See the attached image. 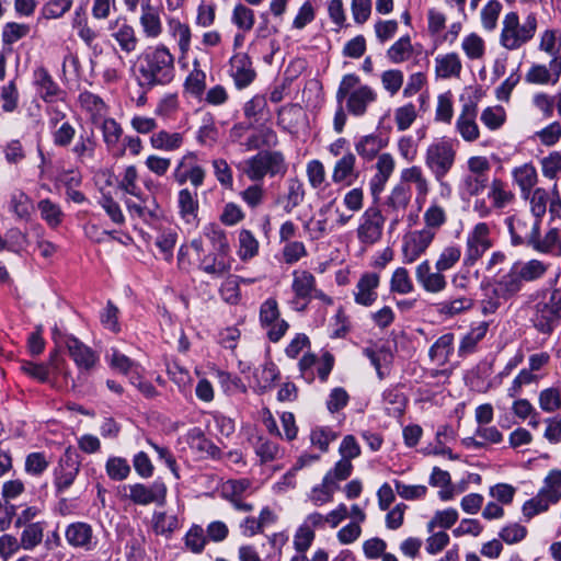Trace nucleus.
I'll list each match as a JSON object with an SVG mask.
<instances>
[{"label": "nucleus", "mask_w": 561, "mask_h": 561, "mask_svg": "<svg viewBox=\"0 0 561 561\" xmlns=\"http://www.w3.org/2000/svg\"><path fill=\"white\" fill-rule=\"evenodd\" d=\"M456 149L450 139L440 138L430 144L425 150L424 163L442 190L450 193V186L444 181L456 161Z\"/></svg>", "instance_id": "f257e3e1"}, {"label": "nucleus", "mask_w": 561, "mask_h": 561, "mask_svg": "<svg viewBox=\"0 0 561 561\" xmlns=\"http://www.w3.org/2000/svg\"><path fill=\"white\" fill-rule=\"evenodd\" d=\"M359 78L356 75H345L336 91V101H346L347 111L355 116H363L369 104L376 101L377 93L368 85L357 87Z\"/></svg>", "instance_id": "f03ea898"}, {"label": "nucleus", "mask_w": 561, "mask_h": 561, "mask_svg": "<svg viewBox=\"0 0 561 561\" xmlns=\"http://www.w3.org/2000/svg\"><path fill=\"white\" fill-rule=\"evenodd\" d=\"M148 84H163L172 80L174 57L164 45H158L147 51L139 69Z\"/></svg>", "instance_id": "7ed1b4c3"}, {"label": "nucleus", "mask_w": 561, "mask_h": 561, "mask_svg": "<svg viewBox=\"0 0 561 561\" xmlns=\"http://www.w3.org/2000/svg\"><path fill=\"white\" fill-rule=\"evenodd\" d=\"M501 45L508 50H516L528 43L537 31L535 14H528L520 24L517 13H507L502 22Z\"/></svg>", "instance_id": "20e7f679"}, {"label": "nucleus", "mask_w": 561, "mask_h": 561, "mask_svg": "<svg viewBox=\"0 0 561 561\" xmlns=\"http://www.w3.org/2000/svg\"><path fill=\"white\" fill-rule=\"evenodd\" d=\"M242 172L254 182L262 181L265 175L285 174L287 167L279 151H261L247 159L241 167Z\"/></svg>", "instance_id": "39448f33"}, {"label": "nucleus", "mask_w": 561, "mask_h": 561, "mask_svg": "<svg viewBox=\"0 0 561 561\" xmlns=\"http://www.w3.org/2000/svg\"><path fill=\"white\" fill-rule=\"evenodd\" d=\"M124 496L136 505L147 506L156 504L163 506L167 501V485L163 481L156 480L150 484L134 483L124 485Z\"/></svg>", "instance_id": "423d86ee"}, {"label": "nucleus", "mask_w": 561, "mask_h": 561, "mask_svg": "<svg viewBox=\"0 0 561 561\" xmlns=\"http://www.w3.org/2000/svg\"><path fill=\"white\" fill-rule=\"evenodd\" d=\"M491 247L489 225L485 222L477 224L467 234L463 265L472 266L476 264Z\"/></svg>", "instance_id": "0eeeda50"}, {"label": "nucleus", "mask_w": 561, "mask_h": 561, "mask_svg": "<svg viewBox=\"0 0 561 561\" xmlns=\"http://www.w3.org/2000/svg\"><path fill=\"white\" fill-rule=\"evenodd\" d=\"M514 245H531L540 230V221L527 214H516L505 220Z\"/></svg>", "instance_id": "6e6552de"}, {"label": "nucleus", "mask_w": 561, "mask_h": 561, "mask_svg": "<svg viewBox=\"0 0 561 561\" xmlns=\"http://www.w3.org/2000/svg\"><path fill=\"white\" fill-rule=\"evenodd\" d=\"M385 217L377 207H368L359 218L357 238L360 243L371 245L382 237Z\"/></svg>", "instance_id": "1a4fd4ad"}, {"label": "nucleus", "mask_w": 561, "mask_h": 561, "mask_svg": "<svg viewBox=\"0 0 561 561\" xmlns=\"http://www.w3.org/2000/svg\"><path fill=\"white\" fill-rule=\"evenodd\" d=\"M433 232L425 229L412 230L403 236L402 259L407 264L414 263L431 247L435 239Z\"/></svg>", "instance_id": "9d476101"}, {"label": "nucleus", "mask_w": 561, "mask_h": 561, "mask_svg": "<svg viewBox=\"0 0 561 561\" xmlns=\"http://www.w3.org/2000/svg\"><path fill=\"white\" fill-rule=\"evenodd\" d=\"M561 319V289H554L548 301L537 306L535 327L542 333H551Z\"/></svg>", "instance_id": "9b49d317"}, {"label": "nucleus", "mask_w": 561, "mask_h": 561, "mask_svg": "<svg viewBox=\"0 0 561 561\" xmlns=\"http://www.w3.org/2000/svg\"><path fill=\"white\" fill-rule=\"evenodd\" d=\"M206 176L205 169L198 164L197 154L193 151L186 152L178 162L174 169V181L183 185L190 182L194 187H199L204 184Z\"/></svg>", "instance_id": "f8f14e48"}, {"label": "nucleus", "mask_w": 561, "mask_h": 561, "mask_svg": "<svg viewBox=\"0 0 561 561\" xmlns=\"http://www.w3.org/2000/svg\"><path fill=\"white\" fill-rule=\"evenodd\" d=\"M110 36L118 45L121 51L133 54L139 45V38L135 27L125 16H117L108 22Z\"/></svg>", "instance_id": "ddd939ff"}, {"label": "nucleus", "mask_w": 561, "mask_h": 561, "mask_svg": "<svg viewBox=\"0 0 561 561\" xmlns=\"http://www.w3.org/2000/svg\"><path fill=\"white\" fill-rule=\"evenodd\" d=\"M316 287V277L306 270H295L293 272L291 289L295 294L291 306L297 311L306 309L308 302L312 298Z\"/></svg>", "instance_id": "4468645a"}, {"label": "nucleus", "mask_w": 561, "mask_h": 561, "mask_svg": "<svg viewBox=\"0 0 561 561\" xmlns=\"http://www.w3.org/2000/svg\"><path fill=\"white\" fill-rule=\"evenodd\" d=\"M412 199L411 186L396 184L385 201V210L391 217V225L396 226L403 218Z\"/></svg>", "instance_id": "2eb2a0df"}, {"label": "nucleus", "mask_w": 561, "mask_h": 561, "mask_svg": "<svg viewBox=\"0 0 561 561\" xmlns=\"http://www.w3.org/2000/svg\"><path fill=\"white\" fill-rule=\"evenodd\" d=\"M80 471L78 456L68 448L60 458L55 471V486L57 491L64 492L69 489Z\"/></svg>", "instance_id": "dca6fc26"}, {"label": "nucleus", "mask_w": 561, "mask_h": 561, "mask_svg": "<svg viewBox=\"0 0 561 561\" xmlns=\"http://www.w3.org/2000/svg\"><path fill=\"white\" fill-rule=\"evenodd\" d=\"M64 343L69 356L72 358L80 371H89L95 366L98 355L79 339L73 335H68L65 337Z\"/></svg>", "instance_id": "f3484780"}, {"label": "nucleus", "mask_w": 561, "mask_h": 561, "mask_svg": "<svg viewBox=\"0 0 561 561\" xmlns=\"http://www.w3.org/2000/svg\"><path fill=\"white\" fill-rule=\"evenodd\" d=\"M561 76V58L551 59L549 67L533 65L525 75V80L531 84H556Z\"/></svg>", "instance_id": "a211bd4d"}, {"label": "nucleus", "mask_w": 561, "mask_h": 561, "mask_svg": "<svg viewBox=\"0 0 561 561\" xmlns=\"http://www.w3.org/2000/svg\"><path fill=\"white\" fill-rule=\"evenodd\" d=\"M379 284L380 275L378 273H364L356 284L354 291L355 302L364 307L374 305L378 298L377 288Z\"/></svg>", "instance_id": "6ab92c4d"}, {"label": "nucleus", "mask_w": 561, "mask_h": 561, "mask_svg": "<svg viewBox=\"0 0 561 561\" xmlns=\"http://www.w3.org/2000/svg\"><path fill=\"white\" fill-rule=\"evenodd\" d=\"M396 169V160L391 153L385 152L377 157L376 174L370 180L369 186L374 197H378L383 191L386 183Z\"/></svg>", "instance_id": "aec40b11"}, {"label": "nucleus", "mask_w": 561, "mask_h": 561, "mask_svg": "<svg viewBox=\"0 0 561 561\" xmlns=\"http://www.w3.org/2000/svg\"><path fill=\"white\" fill-rule=\"evenodd\" d=\"M476 118L477 105L473 103H466L456 121V130L465 141H476L480 136Z\"/></svg>", "instance_id": "412c9836"}, {"label": "nucleus", "mask_w": 561, "mask_h": 561, "mask_svg": "<svg viewBox=\"0 0 561 561\" xmlns=\"http://www.w3.org/2000/svg\"><path fill=\"white\" fill-rule=\"evenodd\" d=\"M232 257L229 252H214L199 261V268L211 278H221L230 273Z\"/></svg>", "instance_id": "4be33fe9"}, {"label": "nucleus", "mask_w": 561, "mask_h": 561, "mask_svg": "<svg viewBox=\"0 0 561 561\" xmlns=\"http://www.w3.org/2000/svg\"><path fill=\"white\" fill-rule=\"evenodd\" d=\"M34 84L38 95L48 103H54L62 99L64 92L54 81L47 69L38 67L33 75Z\"/></svg>", "instance_id": "5701e85b"}, {"label": "nucleus", "mask_w": 561, "mask_h": 561, "mask_svg": "<svg viewBox=\"0 0 561 561\" xmlns=\"http://www.w3.org/2000/svg\"><path fill=\"white\" fill-rule=\"evenodd\" d=\"M139 25L147 39H157L163 32L159 9L151 5L149 0L141 5Z\"/></svg>", "instance_id": "b1692460"}, {"label": "nucleus", "mask_w": 561, "mask_h": 561, "mask_svg": "<svg viewBox=\"0 0 561 561\" xmlns=\"http://www.w3.org/2000/svg\"><path fill=\"white\" fill-rule=\"evenodd\" d=\"M48 378L47 383L53 388L62 389L69 385L70 370L64 357L55 350L50 353L46 363Z\"/></svg>", "instance_id": "393cba45"}, {"label": "nucleus", "mask_w": 561, "mask_h": 561, "mask_svg": "<svg viewBox=\"0 0 561 561\" xmlns=\"http://www.w3.org/2000/svg\"><path fill=\"white\" fill-rule=\"evenodd\" d=\"M398 184L414 185L416 202H424L430 193V181L420 165H411L402 169Z\"/></svg>", "instance_id": "a878e982"}, {"label": "nucleus", "mask_w": 561, "mask_h": 561, "mask_svg": "<svg viewBox=\"0 0 561 561\" xmlns=\"http://www.w3.org/2000/svg\"><path fill=\"white\" fill-rule=\"evenodd\" d=\"M416 280L424 290L428 293H439L445 289L447 283L442 272H432L428 261L421 262L415 268Z\"/></svg>", "instance_id": "bb28decb"}, {"label": "nucleus", "mask_w": 561, "mask_h": 561, "mask_svg": "<svg viewBox=\"0 0 561 561\" xmlns=\"http://www.w3.org/2000/svg\"><path fill=\"white\" fill-rule=\"evenodd\" d=\"M514 183L519 187L520 195L527 199L538 183V173L535 165L530 162L515 167L512 170Z\"/></svg>", "instance_id": "cd10ccee"}, {"label": "nucleus", "mask_w": 561, "mask_h": 561, "mask_svg": "<svg viewBox=\"0 0 561 561\" xmlns=\"http://www.w3.org/2000/svg\"><path fill=\"white\" fill-rule=\"evenodd\" d=\"M231 76L238 89L248 87L255 78L252 61L245 54H237L231 60Z\"/></svg>", "instance_id": "c85d7f7f"}, {"label": "nucleus", "mask_w": 561, "mask_h": 561, "mask_svg": "<svg viewBox=\"0 0 561 561\" xmlns=\"http://www.w3.org/2000/svg\"><path fill=\"white\" fill-rule=\"evenodd\" d=\"M65 536L67 542L75 548L88 551L93 547V530L87 523L77 522L68 525Z\"/></svg>", "instance_id": "c756f323"}, {"label": "nucleus", "mask_w": 561, "mask_h": 561, "mask_svg": "<svg viewBox=\"0 0 561 561\" xmlns=\"http://www.w3.org/2000/svg\"><path fill=\"white\" fill-rule=\"evenodd\" d=\"M462 71V61L457 53L439 54L435 58V73L437 78H459Z\"/></svg>", "instance_id": "7c9ffc66"}, {"label": "nucleus", "mask_w": 561, "mask_h": 561, "mask_svg": "<svg viewBox=\"0 0 561 561\" xmlns=\"http://www.w3.org/2000/svg\"><path fill=\"white\" fill-rule=\"evenodd\" d=\"M332 181L336 184L346 183L351 184L354 180L358 178V172L356 171V157L352 152H346L340 158L332 170Z\"/></svg>", "instance_id": "2f4dec72"}, {"label": "nucleus", "mask_w": 561, "mask_h": 561, "mask_svg": "<svg viewBox=\"0 0 561 561\" xmlns=\"http://www.w3.org/2000/svg\"><path fill=\"white\" fill-rule=\"evenodd\" d=\"M523 283L524 280L520 277L519 271H517V264H514L511 270L496 282L495 289H497L503 300H508L522 290Z\"/></svg>", "instance_id": "473e14b6"}, {"label": "nucleus", "mask_w": 561, "mask_h": 561, "mask_svg": "<svg viewBox=\"0 0 561 561\" xmlns=\"http://www.w3.org/2000/svg\"><path fill=\"white\" fill-rule=\"evenodd\" d=\"M8 210L16 220L27 221L34 210L33 202L24 192L16 190L10 195Z\"/></svg>", "instance_id": "72a5a7b5"}, {"label": "nucleus", "mask_w": 561, "mask_h": 561, "mask_svg": "<svg viewBox=\"0 0 561 561\" xmlns=\"http://www.w3.org/2000/svg\"><path fill=\"white\" fill-rule=\"evenodd\" d=\"M103 140L110 152L116 158H121L125 154V149H117L119 140L123 136V129L121 125L113 118H106L103 121L102 126Z\"/></svg>", "instance_id": "f704fd0d"}, {"label": "nucleus", "mask_w": 561, "mask_h": 561, "mask_svg": "<svg viewBox=\"0 0 561 561\" xmlns=\"http://www.w3.org/2000/svg\"><path fill=\"white\" fill-rule=\"evenodd\" d=\"M71 26L77 32L78 37L88 46L92 47L99 37L98 31L90 24L88 16L82 9L75 11Z\"/></svg>", "instance_id": "c9c22d12"}, {"label": "nucleus", "mask_w": 561, "mask_h": 561, "mask_svg": "<svg viewBox=\"0 0 561 561\" xmlns=\"http://www.w3.org/2000/svg\"><path fill=\"white\" fill-rule=\"evenodd\" d=\"M181 524L175 514L168 512H153L151 517V528L158 536L170 538Z\"/></svg>", "instance_id": "e433bc0d"}, {"label": "nucleus", "mask_w": 561, "mask_h": 561, "mask_svg": "<svg viewBox=\"0 0 561 561\" xmlns=\"http://www.w3.org/2000/svg\"><path fill=\"white\" fill-rule=\"evenodd\" d=\"M447 218L445 207L437 199H432L430 206L423 213V229L436 236L437 231L447 222Z\"/></svg>", "instance_id": "4c0bfd02"}, {"label": "nucleus", "mask_w": 561, "mask_h": 561, "mask_svg": "<svg viewBox=\"0 0 561 561\" xmlns=\"http://www.w3.org/2000/svg\"><path fill=\"white\" fill-rule=\"evenodd\" d=\"M183 141L182 133H170L164 129L153 133L150 137L151 147L162 151H175L182 147Z\"/></svg>", "instance_id": "58836bf2"}, {"label": "nucleus", "mask_w": 561, "mask_h": 561, "mask_svg": "<svg viewBox=\"0 0 561 561\" xmlns=\"http://www.w3.org/2000/svg\"><path fill=\"white\" fill-rule=\"evenodd\" d=\"M488 197L496 209L505 208L515 201L514 192L501 179H494L491 182Z\"/></svg>", "instance_id": "ea45409f"}, {"label": "nucleus", "mask_w": 561, "mask_h": 561, "mask_svg": "<svg viewBox=\"0 0 561 561\" xmlns=\"http://www.w3.org/2000/svg\"><path fill=\"white\" fill-rule=\"evenodd\" d=\"M178 205L182 219L187 224H195L197 219V195L188 188H182L178 195Z\"/></svg>", "instance_id": "a19ab883"}, {"label": "nucleus", "mask_w": 561, "mask_h": 561, "mask_svg": "<svg viewBox=\"0 0 561 561\" xmlns=\"http://www.w3.org/2000/svg\"><path fill=\"white\" fill-rule=\"evenodd\" d=\"M386 146L383 140L378 135H366L358 139L355 144V150L357 154L370 161L378 157V152Z\"/></svg>", "instance_id": "79ce46f5"}, {"label": "nucleus", "mask_w": 561, "mask_h": 561, "mask_svg": "<svg viewBox=\"0 0 561 561\" xmlns=\"http://www.w3.org/2000/svg\"><path fill=\"white\" fill-rule=\"evenodd\" d=\"M169 32L172 37L178 42L179 49L182 56H185L191 48L192 32L188 24L181 22L178 19H171L168 22Z\"/></svg>", "instance_id": "37998d69"}, {"label": "nucleus", "mask_w": 561, "mask_h": 561, "mask_svg": "<svg viewBox=\"0 0 561 561\" xmlns=\"http://www.w3.org/2000/svg\"><path fill=\"white\" fill-rule=\"evenodd\" d=\"M538 48L548 54L551 59L561 58V31L557 28L545 30L540 34Z\"/></svg>", "instance_id": "c03bdc74"}, {"label": "nucleus", "mask_w": 561, "mask_h": 561, "mask_svg": "<svg viewBox=\"0 0 561 561\" xmlns=\"http://www.w3.org/2000/svg\"><path fill=\"white\" fill-rule=\"evenodd\" d=\"M454 335L446 333L438 337V340L430 348V357L433 362L438 365L447 363L449 355L453 352Z\"/></svg>", "instance_id": "a18cd8bd"}, {"label": "nucleus", "mask_w": 561, "mask_h": 561, "mask_svg": "<svg viewBox=\"0 0 561 561\" xmlns=\"http://www.w3.org/2000/svg\"><path fill=\"white\" fill-rule=\"evenodd\" d=\"M339 489L337 484L330 477H325L322 483L312 488L309 499L316 506H322L332 501L334 492Z\"/></svg>", "instance_id": "49530a36"}, {"label": "nucleus", "mask_w": 561, "mask_h": 561, "mask_svg": "<svg viewBox=\"0 0 561 561\" xmlns=\"http://www.w3.org/2000/svg\"><path fill=\"white\" fill-rule=\"evenodd\" d=\"M461 49L468 59L480 60L485 55V42L477 33H470L462 38Z\"/></svg>", "instance_id": "de8ad7c7"}, {"label": "nucleus", "mask_w": 561, "mask_h": 561, "mask_svg": "<svg viewBox=\"0 0 561 561\" xmlns=\"http://www.w3.org/2000/svg\"><path fill=\"white\" fill-rule=\"evenodd\" d=\"M306 175L309 185L313 190L322 191L327 186V172L323 163L318 159H312L307 162Z\"/></svg>", "instance_id": "09e8293b"}, {"label": "nucleus", "mask_w": 561, "mask_h": 561, "mask_svg": "<svg viewBox=\"0 0 561 561\" xmlns=\"http://www.w3.org/2000/svg\"><path fill=\"white\" fill-rule=\"evenodd\" d=\"M413 46L410 36H402L387 50V57L393 64H401L413 55Z\"/></svg>", "instance_id": "8fccbe9b"}, {"label": "nucleus", "mask_w": 561, "mask_h": 561, "mask_svg": "<svg viewBox=\"0 0 561 561\" xmlns=\"http://www.w3.org/2000/svg\"><path fill=\"white\" fill-rule=\"evenodd\" d=\"M414 290L410 273L404 267H397L390 278V291L399 295H409Z\"/></svg>", "instance_id": "3c124183"}, {"label": "nucleus", "mask_w": 561, "mask_h": 561, "mask_svg": "<svg viewBox=\"0 0 561 561\" xmlns=\"http://www.w3.org/2000/svg\"><path fill=\"white\" fill-rule=\"evenodd\" d=\"M45 524L42 522L31 523L25 526L21 534L20 542L24 550H33L38 546L44 536Z\"/></svg>", "instance_id": "603ef678"}, {"label": "nucleus", "mask_w": 561, "mask_h": 561, "mask_svg": "<svg viewBox=\"0 0 561 561\" xmlns=\"http://www.w3.org/2000/svg\"><path fill=\"white\" fill-rule=\"evenodd\" d=\"M556 503L557 502L550 501L548 495L540 490L536 496L524 503L522 511L524 516L527 519H530L534 516L546 512L551 504Z\"/></svg>", "instance_id": "864d4df0"}, {"label": "nucleus", "mask_w": 561, "mask_h": 561, "mask_svg": "<svg viewBox=\"0 0 561 561\" xmlns=\"http://www.w3.org/2000/svg\"><path fill=\"white\" fill-rule=\"evenodd\" d=\"M489 330L488 322H480L477 327L472 328L460 342L459 353L469 354L474 351L477 344L485 336Z\"/></svg>", "instance_id": "5fc2aeb1"}, {"label": "nucleus", "mask_w": 561, "mask_h": 561, "mask_svg": "<svg viewBox=\"0 0 561 561\" xmlns=\"http://www.w3.org/2000/svg\"><path fill=\"white\" fill-rule=\"evenodd\" d=\"M206 543L207 537L199 525H193L184 536V546L192 553H202Z\"/></svg>", "instance_id": "6e6d98bb"}, {"label": "nucleus", "mask_w": 561, "mask_h": 561, "mask_svg": "<svg viewBox=\"0 0 561 561\" xmlns=\"http://www.w3.org/2000/svg\"><path fill=\"white\" fill-rule=\"evenodd\" d=\"M231 20L239 30L250 32L255 22L254 11L245 4L238 3L232 10Z\"/></svg>", "instance_id": "4d7b16f0"}, {"label": "nucleus", "mask_w": 561, "mask_h": 561, "mask_svg": "<svg viewBox=\"0 0 561 561\" xmlns=\"http://www.w3.org/2000/svg\"><path fill=\"white\" fill-rule=\"evenodd\" d=\"M473 305L472 298L462 296L439 304L438 311L442 314L454 317L470 310Z\"/></svg>", "instance_id": "13d9d810"}, {"label": "nucleus", "mask_w": 561, "mask_h": 561, "mask_svg": "<svg viewBox=\"0 0 561 561\" xmlns=\"http://www.w3.org/2000/svg\"><path fill=\"white\" fill-rule=\"evenodd\" d=\"M549 265L540 260H529L523 264H517L520 277L524 282H534L541 278L548 271Z\"/></svg>", "instance_id": "bf43d9fd"}, {"label": "nucleus", "mask_w": 561, "mask_h": 561, "mask_svg": "<svg viewBox=\"0 0 561 561\" xmlns=\"http://www.w3.org/2000/svg\"><path fill=\"white\" fill-rule=\"evenodd\" d=\"M259 252V241L250 230L242 229L239 232L238 254L242 261L254 257Z\"/></svg>", "instance_id": "052dcab7"}, {"label": "nucleus", "mask_w": 561, "mask_h": 561, "mask_svg": "<svg viewBox=\"0 0 561 561\" xmlns=\"http://www.w3.org/2000/svg\"><path fill=\"white\" fill-rule=\"evenodd\" d=\"M38 210L42 218L50 226L57 227L62 221L64 213L60 206L50 199H42L38 202Z\"/></svg>", "instance_id": "680f3d73"}, {"label": "nucleus", "mask_w": 561, "mask_h": 561, "mask_svg": "<svg viewBox=\"0 0 561 561\" xmlns=\"http://www.w3.org/2000/svg\"><path fill=\"white\" fill-rule=\"evenodd\" d=\"M527 199H529L530 204V216L539 219V221L541 222V219L547 210V204L549 199L548 192L542 187H537L531 191Z\"/></svg>", "instance_id": "e2e57ef3"}, {"label": "nucleus", "mask_w": 561, "mask_h": 561, "mask_svg": "<svg viewBox=\"0 0 561 561\" xmlns=\"http://www.w3.org/2000/svg\"><path fill=\"white\" fill-rule=\"evenodd\" d=\"M95 147L96 142L92 136L80 135L77 142L72 147V152L77 160L83 163L93 159Z\"/></svg>", "instance_id": "0e129e2a"}, {"label": "nucleus", "mask_w": 561, "mask_h": 561, "mask_svg": "<svg viewBox=\"0 0 561 561\" xmlns=\"http://www.w3.org/2000/svg\"><path fill=\"white\" fill-rule=\"evenodd\" d=\"M107 476L115 481L125 480L130 473V466L122 457H110L105 465Z\"/></svg>", "instance_id": "69168bd1"}, {"label": "nucleus", "mask_w": 561, "mask_h": 561, "mask_svg": "<svg viewBox=\"0 0 561 561\" xmlns=\"http://www.w3.org/2000/svg\"><path fill=\"white\" fill-rule=\"evenodd\" d=\"M480 119L485 127L496 130L504 124L506 113L502 106H489L482 111Z\"/></svg>", "instance_id": "338daca9"}, {"label": "nucleus", "mask_w": 561, "mask_h": 561, "mask_svg": "<svg viewBox=\"0 0 561 561\" xmlns=\"http://www.w3.org/2000/svg\"><path fill=\"white\" fill-rule=\"evenodd\" d=\"M550 501L559 502L561 500V470H551L545 479V485L541 489Z\"/></svg>", "instance_id": "774afa93"}]
</instances>
